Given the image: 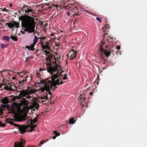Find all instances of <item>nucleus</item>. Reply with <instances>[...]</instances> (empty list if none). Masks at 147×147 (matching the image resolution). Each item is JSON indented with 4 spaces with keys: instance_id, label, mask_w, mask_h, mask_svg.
<instances>
[{
    "instance_id": "1",
    "label": "nucleus",
    "mask_w": 147,
    "mask_h": 147,
    "mask_svg": "<svg viewBox=\"0 0 147 147\" xmlns=\"http://www.w3.org/2000/svg\"><path fill=\"white\" fill-rule=\"evenodd\" d=\"M22 27L26 28L24 31L32 33L34 31L36 22L34 18L31 16L26 15L23 21Z\"/></svg>"
},
{
    "instance_id": "2",
    "label": "nucleus",
    "mask_w": 147,
    "mask_h": 147,
    "mask_svg": "<svg viewBox=\"0 0 147 147\" xmlns=\"http://www.w3.org/2000/svg\"><path fill=\"white\" fill-rule=\"evenodd\" d=\"M54 59H55V61L54 62L55 64V65L53 67H51V62L46 63L47 66V71L50 73L52 75L58 74H60L61 71L62 70L61 66L56 63V59L55 57H54Z\"/></svg>"
},
{
    "instance_id": "3",
    "label": "nucleus",
    "mask_w": 147,
    "mask_h": 147,
    "mask_svg": "<svg viewBox=\"0 0 147 147\" xmlns=\"http://www.w3.org/2000/svg\"><path fill=\"white\" fill-rule=\"evenodd\" d=\"M59 74L52 75L51 76V80H49L47 79L48 85H46V87L47 90L48 91H50V89L54 90L57 88V85H58V81H55V80L58 78Z\"/></svg>"
},
{
    "instance_id": "4",
    "label": "nucleus",
    "mask_w": 147,
    "mask_h": 147,
    "mask_svg": "<svg viewBox=\"0 0 147 147\" xmlns=\"http://www.w3.org/2000/svg\"><path fill=\"white\" fill-rule=\"evenodd\" d=\"M13 119L10 118H7L6 121L8 123L14 125L15 126L18 127L19 131H20V133L22 134L25 133L26 131V129L29 127V126L28 125V124L26 125H20L14 123L13 122Z\"/></svg>"
},
{
    "instance_id": "5",
    "label": "nucleus",
    "mask_w": 147,
    "mask_h": 147,
    "mask_svg": "<svg viewBox=\"0 0 147 147\" xmlns=\"http://www.w3.org/2000/svg\"><path fill=\"white\" fill-rule=\"evenodd\" d=\"M45 84L44 85V87H42L41 89V91L42 92H43L45 90L47 93H46V96L44 98L45 100H48L49 98L48 97V95L49 94L50 97L51 98L52 96V93L50 91H48L46 89V85H48V84L47 83V79L46 80H43L40 81V82L39 83V84H41L43 85Z\"/></svg>"
},
{
    "instance_id": "6",
    "label": "nucleus",
    "mask_w": 147,
    "mask_h": 147,
    "mask_svg": "<svg viewBox=\"0 0 147 147\" xmlns=\"http://www.w3.org/2000/svg\"><path fill=\"white\" fill-rule=\"evenodd\" d=\"M5 84V86L3 88L5 90L11 91H16L17 92H18V90H16L17 87L13 83H8L7 85Z\"/></svg>"
},
{
    "instance_id": "7",
    "label": "nucleus",
    "mask_w": 147,
    "mask_h": 147,
    "mask_svg": "<svg viewBox=\"0 0 147 147\" xmlns=\"http://www.w3.org/2000/svg\"><path fill=\"white\" fill-rule=\"evenodd\" d=\"M5 26H7L10 29H11L14 28H18L19 27V24L17 22L12 21L11 22L9 23H6L5 24Z\"/></svg>"
},
{
    "instance_id": "8",
    "label": "nucleus",
    "mask_w": 147,
    "mask_h": 147,
    "mask_svg": "<svg viewBox=\"0 0 147 147\" xmlns=\"http://www.w3.org/2000/svg\"><path fill=\"white\" fill-rule=\"evenodd\" d=\"M29 104V102L25 98H22L20 101V105L23 106L25 109L28 111L29 107L27 106Z\"/></svg>"
},
{
    "instance_id": "9",
    "label": "nucleus",
    "mask_w": 147,
    "mask_h": 147,
    "mask_svg": "<svg viewBox=\"0 0 147 147\" xmlns=\"http://www.w3.org/2000/svg\"><path fill=\"white\" fill-rule=\"evenodd\" d=\"M40 42L39 43L41 45L42 48L43 50L47 49L48 50L50 49V46H49V43L48 41H45L44 43L43 41L40 40Z\"/></svg>"
},
{
    "instance_id": "10",
    "label": "nucleus",
    "mask_w": 147,
    "mask_h": 147,
    "mask_svg": "<svg viewBox=\"0 0 147 147\" xmlns=\"http://www.w3.org/2000/svg\"><path fill=\"white\" fill-rule=\"evenodd\" d=\"M76 54L77 53L76 51L73 49H71L69 51V53L67 55V56L70 59L73 60L76 57Z\"/></svg>"
},
{
    "instance_id": "11",
    "label": "nucleus",
    "mask_w": 147,
    "mask_h": 147,
    "mask_svg": "<svg viewBox=\"0 0 147 147\" xmlns=\"http://www.w3.org/2000/svg\"><path fill=\"white\" fill-rule=\"evenodd\" d=\"M64 4L65 5L63 7L65 9H69L71 11H73L76 9H77L76 7H75L74 5L69 3L67 4V2L65 3Z\"/></svg>"
},
{
    "instance_id": "12",
    "label": "nucleus",
    "mask_w": 147,
    "mask_h": 147,
    "mask_svg": "<svg viewBox=\"0 0 147 147\" xmlns=\"http://www.w3.org/2000/svg\"><path fill=\"white\" fill-rule=\"evenodd\" d=\"M105 44V42L102 41L101 42L100 44V50L101 52H103L105 55L107 57H109L110 55V53L109 52L107 51L106 50V49L104 50L103 48L102 47L103 45Z\"/></svg>"
},
{
    "instance_id": "13",
    "label": "nucleus",
    "mask_w": 147,
    "mask_h": 147,
    "mask_svg": "<svg viewBox=\"0 0 147 147\" xmlns=\"http://www.w3.org/2000/svg\"><path fill=\"white\" fill-rule=\"evenodd\" d=\"M20 93L18 95V96L19 98L20 99L22 98L25 96L26 95H28L29 94V93L28 92L24 90H22L20 91H19Z\"/></svg>"
},
{
    "instance_id": "14",
    "label": "nucleus",
    "mask_w": 147,
    "mask_h": 147,
    "mask_svg": "<svg viewBox=\"0 0 147 147\" xmlns=\"http://www.w3.org/2000/svg\"><path fill=\"white\" fill-rule=\"evenodd\" d=\"M26 123L28 124V125L29 126V127L30 128V129H29L28 130V132H32L34 128L36 127L37 126L36 125H33V123H32V122H31L30 121H28Z\"/></svg>"
},
{
    "instance_id": "15",
    "label": "nucleus",
    "mask_w": 147,
    "mask_h": 147,
    "mask_svg": "<svg viewBox=\"0 0 147 147\" xmlns=\"http://www.w3.org/2000/svg\"><path fill=\"white\" fill-rule=\"evenodd\" d=\"M105 47L108 48L107 49H106V50L107 51L109 52L110 53V54L112 53L113 54H114L115 53H116V49H114V48L113 47L111 48V47H109V46H106Z\"/></svg>"
},
{
    "instance_id": "16",
    "label": "nucleus",
    "mask_w": 147,
    "mask_h": 147,
    "mask_svg": "<svg viewBox=\"0 0 147 147\" xmlns=\"http://www.w3.org/2000/svg\"><path fill=\"white\" fill-rule=\"evenodd\" d=\"M61 74H61H59V75H58V78H57L58 79L55 80V81H58V85L59 84H62L65 82V81H63V80L61 81L60 82H59L60 79L61 78L62 76V75Z\"/></svg>"
},
{
    "instance_id": "17",
    "label": "nucleus",
    "mask_w": 147,
    "mask_h": 147,
    "mask_svg": "<svg viewBox=\"0 0 147 147\" xmlns=\"http://www.w3.org/2000/svg\"><path fill=\"white\" fill-rule=\"evenodd\" d=\"M8 113L9 114H13V117L15 118H16L17 116L16 115V113L15 112L14 109H13L11 108L9 109L8 110Z\"/></svg>"
},
{
    "instance_id": "18",
    "label": "nucleus",
    "mask_w": 147,
    "mask_h": 147,
    "mask_svg": "<svg viewBox=\"0 0 147 147\" xmlns=\"http://www.w3.org/2000/svg\"><path fill=\"white\" fill-rule=\"evenodd\" d=\"M1 101V102L4 104H7L9 102V100L7 97H5L3 98L2 99Z\"/></svg>"
},
{
    "instance_id": "19",
    "label": "nucleus",
    "mask_w": 147,
    "mask_h": 147,
    "mask_svg": "<svg viewBox=\"0 0 147 147\" xmlns=\"http://www.w3.org/2000/svg\"><path fill=\"white\" fill-rule=\"evenodd\" d=\"M47 57L46 58V60L48 62H52L51 59L52 58L54 57L51 54L47 56Z\"/></svg>"
},
{
    "instance_id": "20",
    "label": "nucleus",
    "mask_w": 147,
    "mask_h": 147,
    "mask_svg": "<svg viewBox=\"0 0 147 147\" xmlns=\"http://www.w3.org/2000/svg\"><path fill=\"white\" fill-rule=\"evenodd\" d=\"M11 100L13 102L15 101L17 99H20L18 96H14L13 95L11 96Z\"/></svg>"
},
{
    "instance_id": "21",
    "label": "nucleus",
    "mask_w": 147,
    "mask_h": 147,
    "mask_svg": "<svg viewBox=\"0 0 147 147\" xmlns=\"http://www.w3.org/2000/svg\"><path fill=\"white\" fill-rule=\"evenodd\" d=\"M34 12V10L32 9L31 8H28L25 11V13H27V14H28V13L30 12H31L32 13H33Z\"/></svg>"
},
{
    "instance_id": "22",
    "label": "nucleus",
    "mask_w": 147,
    "mask_h": 147,
    "mask_svg": "<svg viewBox=\"0 0 147 147\" xmlns=\"http://www.w3.org/2000/svg\"><path fill=\"white\" fill-rule=\"evenodd\" d=\"M44 50V52L45 53V55L46 56H47L51 54L50 53L51 52V49L50 47V50L47 49V50Z\"/></svg>"
},
{
    "instance_id": "23",
    "label": "nucleus",
    "mask_w": 147,
    "mask_h": 147,
    "mask_svg": "<svg viewBox=\"0 0 147 147\" xmlns=\"http://www.w3.org/2000/svg\"><path fill=\"white\" fill-rule=\"evenodd\" d=\"M10 38L11 39L15 41H16L18 40V37L16 36L11 35L10 36Z\"/></svg>"
},
{
    "instance_id": "24",
    "label": "nucleus",
    "mask_w": 147,
    "mask_h": 147,
    "mask_svg": "<svg viewBox=\"0 0 147 147\" xmlns=\"http://www.w3.org/2000/svg\"><path fill=\"white\" fill-rule=\"evenodd\" d=\"M26 142V140H24L23 139H21V142H18V144H17V146H18V147H19V143H20L22 146H24H24L23 145V144H24Z\"/></svg>"
},
{
    "instance_id": "25",
    "label": "nucleus",
    "mask_w": 147,
    "mask_h": 147,
    "mask_svg": "<svg viewBox=\"0 0 147 147\" xmlns=\"http://www.w3.org/2000/svg\"><path fill=\"white\" fill-rule=\"evenodd\" d=\"M76 121V119L75 118H72L69 121V123L71 124H74Z\"/></svg>"
},
{
    "instance_id": "26",
    "label": "nucleus",
    "mask_w": 147,
    "mask_h": 147,
    "mask_svg": "<svg viewBox=\"0 0 147 147\" xmlns=\"http://www.w3.org/2000/svg\"><path fill=\"white\" fill-rule=\"evenodd\" d=\"M38 38H37V36L36 35H34V38L33 40V43L34 44V45H36L37 42L38 41Z\"/></svg>"
},
{
    "instance_id": "27",
    "label": "nucleus",
    "mask_w": 147,
    "mask_h": 147,
    "mask_svg": "<svg viewBox=\"0 0 147 147\" xmlns=\"http://www.w3.org/2000/svg\"><path fill=\"white\" fill-rule=\"evenodd\" d=\"M9 38L10 37L7 36H3V39L4 40H5L7 42H9Z\"/></svg>"
},
{
    "instance_id": "28",
    "label": "nucleus",
    "mask_w": 147,
    "mask_h": 147,
    "mask_svg": "<svg viewBox=\"0 0 147 147\" xmlns=\"http://www.w3.org/2000/svg\"><path fill=\"white\" fill-rule=\"evenodd\" d=\"M35 45H34V44L33 43L30 45L29 47H30V50L34 51L35 50V48H34Z\"/></svg>"
},
{
    "instance_id": "29",
    "label": "nucleus",
    "mask_w": 147,
    "mask_h": 147,
    "mask_svg": "<svg viewBox=\"0 0 147 147\" xmlns=\"http://www.w3.org/2000/svg\"><path fill=\"white\" fill-rule=\"evenodd\" d=\"M9 45L5 44L2 43L1 45V47L3 49H4L6 47L8 46Z\"/></svg>"
},
{
    "instance_id": "30",
    "label": "nucleus",
    "mask_w": 147,
    "mask_h": 147,
    "mask_svg": "<svg viewBox=\"0 0 147 147\" xmlns=\"http://www.w3.org/2000/svg\"><path fill=\"white\" fill-rule=\"evenodd\" d=\"M38 117V116H36V118H34L33 120L31 119V120H30L28 121H31V122H32V123H36L37 121V118Z\"/></svg>"
},
{
    "instance_id": "31",
    "label": "nucleus",
    "mask_w": 147,
    "mask_h": 147,
    "mask_svg": "<svg viewBox=\"0 0 147 147\" xmlns=\"http://www.w3.org/2000/svg\"><path fill=\"white\" fill-rule=\"evenodd\" d=\"M25 16H21L19 18V20H22L21 22V25L22 24V23H23V21L25 19Z\"/></svg>"
},
{
    "instance_id": "32",
    "label": "nucleus",
    "mask_w": 147,
    "mask_h": 147,
    "mask_svg": "<svg viewBox=\"0 0 147 147\" xmlns=\"http://www.w3.org/2000/svg\"><path fill=\"white\" fill-rule=\"evenodd\" d=\"M109 24H107L105 25L102 28V29L103 30H106L107 29L109 28Z\"/></svg>"
},
{
    "instance_id": "33",
    "label": "nucleus",
    "mask_w": 147,
    "mask_h": 147,
    "mask_svg": "<svg viewBox=\"0 0 147 147\" xmlns=\"http://www.w3.org/2000/svg\"><path fill=\"white\" fill-rule=\"evenodd\" d=\"M31 78H32V77L31 76V77L28 76H26V80L22 81V82L23 83H24L25 82H26V81H27V80L28 78H30V79H31Z\"/></svg>"
},
{
    "instance_id": "34",
    "label": "nucleus",
    "mask_w": 147,
    "mask_h": 147,
    "mask_svg": "<svg viewBox=\"0 0 147 147\" xmlns=\"http://www.w3.org/2000/svg\"><path fill=\"white\" fill-rule=\"evenodd\" d=\"M53 133L54 134H55V135L56 136H57L60 135V133L57 132V131H54Z\"/></svg>"
},
{
    "instance_id": "35",
    "label": "nucleus",
    "mask_w": 147,
    "mask_h": 147,
    "mask_svg": "<svg viewBox=\"0 0 147 147\" xmlns=\"http://www.w3.org/2000/svg\"><path fill=\"white\" fill-rule=\"evenodd\" d=\"M38 38L41 39V40L43 41V42L45 41V39H47V38L45 37H38Z\"/></svg>"
},
{
    "instance_id": "36",
    "label": "nucleus",
    "mask_w": 147,
    "mask_h": 147,
    "mask_svg": "<svg viewBox=\"0 0 147 147\" xmlns=\"http://www.w3.org/2000/svg\"><path fill=\"white\" fill-rule=\"evenodd\" d=\"M57 7V9H58V6L57 5H53L52 6H50L49 8L50 9H52V8L54 9V7Z\"/></svg>"
},
{
    "instance_id": "37",
    "label": "nucleus",
    "mask_w": 147,
    "mask_h": 147,
    "mask_svg": "<svg viewBox=\"0 0 147 147\" xmlns=\"http://www.w3.org/2000/svg\"><path fill=\"white\" fill-rule=\"evenodd\" d=\"M96 20L99 22L100 23H101L102 22V19H101L100 18L97 17L96 18Z\"/></svg>"
},
{
    "instance_id": "38",
    "label": "nucleus",
    "mask_w": 147,
    "mask_h": 147,
    "mask_svg": "<svg viewBox=\"0 0 147 147\" xmlns=\"http://www.w3.org/2000/svg\"><path fill=\"white\" fill-rule=\"evenodd\" d=\"M83 95H80V99H81V101H83L84 100H85V99L84 98H83Z\"/></svg>"
},
{
    "instance_id": "39",
    "label": "nucleus",
    "mask_w": 147,
    "mask_h": 147,
    "mask_svg": "<svg viewBox=\"0 0 147 147\" xmlns=\"http://www.w3.org/2000/svg\"><path fill=\"white\" fill-rule=\"evenodd\" d=\"M121 52L120 51H116V53L117 55H121Z\"/></svg>"
},
{
    "instance_id": "40",
    "label": "nucleus",
    "mask_w": 147,
    "mask_h": 147,
    "mask_svg": "<svg viewBox=\"0 0 147 147\" xmlns=\"http://www.w3.org/2000/svg\"><path fill=\"white\" fill-rule=\"evenodd\" d=\"M5 126V125L4 124L2 123L0 121V126L2 127H4Z\"/></svg>"
},
{
    "instance_id": "41",
    "label": "nucleus",
    "mask_w": 147,
    "mask_h": 147,
    "mask_svg": "<svg viewBox=\"0 0 147 147\" xmlns=\"http://www.w3.org/2000/svg\"><path fill=\"white\" fill-rule=\"evenodd\" d=\"M73 16H74L75 15H80V14L78 12L77 13H74V14H73Z\"/></svg>"
},
{
    "instance_id": "42",
    "label": "nucleus",
    "mask_w": 147,
    "mask_h": 147,
    "mask_svg": "<svg viewBox=\"0 0 147 147\" xmlns=\"http://www.w3.org/2000/svg\"><path fill=\"white\" fill-rule=\"evenodd\" d=\"M28 7V6H27V5H26V6L25 5H24L23 6V7L22 8V9L21 11H24V10H23V9L25 7Z\"/></svg>"
},
{
    "instance_id": "43",
    "label": "nucleus",
    "mask_w": 147,
    "mask_h": 147,
    "mask_svg": "<svg viewBox=\"0 0 147 147\" xmlns=\"http://www.w3.org/2000/svg\"><path fill=\"white\" fill-rule=\"evenodd\" d=\"M121 48L120 46H117V47L116 49H115L117 50H119Z\"/></svg>"
},
{
    "instance_id": "44",
    "label": "nucleus",
    "mask_w": 147,
    "mask_h": 147,
    "mask_svg": "<svg viewBox=\"0 0 147 147\" xmlns=\"http://www.w3.org/2000/svg\"><path fill=\"white\" fill-rule=\"evenodd\" d=\"M67 76V74L65 75V76L63 77V80H65L67 78L66 76Z\"/></svg>"
},
{
    "instance_id": "45",
    "label": "nucleus",
    "mask_w": 147,
    "mask_h": 147,
    "mask_svg": "<svg viewBox=\"0 0 147 147\" xmlns=\"http://www.w3.org/2000/svg\"><path fill=\"white\" fill-rule=\"evenodd\" d=\"M45 141L43 140L40 142V144H43V143H45Z\"/></svg>"
},
{
    "instance_id": "46",
    "label": "nucleus",
    "mask_w": 147,
    "mask_h": 147,
    "mask_svg": "<svg viewBox=\"0 0 147 147\" xmlns=\"http://www.w3.org/2000/svg\"><path fill=\"white\" fill-rule=\"evenodd\" d=\"M3 110L1 109L0 110V116L1 115L3 114Z\"/></svg>"
},
{
    "instance_id": "47",
    "label": "nucleus",
    "mask_w": 147,
    "mask_h": 147,
    "mask_svg": "<svg viewBox=\"0 0 147 147\" xmlns=\"http://www.w3.org/2000/svg\"><path fill=\"white\" fill-rule=\"evenodd\" d=\"M19 147H20V146H19ZM14 147H18V146H17V142H15V144H14Z\"/></svg>"
},
{
    "instance_id": "48",
    "label": "nucleus",
    "mask_w": 147,
    "mask_h": 147,
    "mask_svg": "<svg viewBox=\"0 0 147 147\" xmlns=\"http://www.w3.org/2000/svg\"><path fill=\"white\" fill-rule=\"evenodd\" d=\"M25 48L28 49L29 50V51L30 50V47L28 46H26V47Z\"/></svg>"
},
{
    "instance_id": "49",
    "label": "nucleus",
    "mask_w": 147,
    "mask_h": 147,
    "mask_svg": "<svg viewBox=\"0 0 147 147\" xmlns=\"http://www.w3.org/2000/svg\"><path fill=\"white\" fill-rule=\"evenodd\" d=\"M0 9L2 10L3 11H6L7 10L5 8H4L3 9H2V8H0Z\"/></svg>"
},
{
    "instance_id": "50",
    "label": "nucleus",
    "mask_w": 147,
    "mask_h": 147,
    "mask_svg": "<svg viewBox=\"0 0 147 147\" xmlns=\"http://www.w3.org/2000/svg\"><path fill=\"white\" fill-rule=\"evenodd\" d=\"M41 102L43 104H46L45 102L44 101L42 100L41 101Z\"/></svg>"
},
{
    "instance_id": "51",
    "label": "nucleus",
    "mask_w": 147,
    "mask_h": 147,
    "mask_svg": "<svg viewBox=\"0 0 147 147\" xmlns=\"http://www.w3.org/2000/svg\"><path fill=\"white\" fill-rule=\"evenodd\" d=\"M40 26H41V25H42V24H43V22H42V21H41V22H40Z\"/></svg>"
},
{
    "instance_id": "52",
    "label": "nucleus",
    "mask_w": 147,
    "mask_h": 147,
    "mask_svg": "<svg viewBox=\"0 0 147 147\" xmlns=\"http://www.w3.org/2000/svg\"><path fill=\"white\" fill-rule=\"evenodd\" d=\"M13 105H14V106L15 107H16L17 106V104L16 103H13Z\"/></svg>"
},
{
    "instance_id": "53",
    "label": "nucleus",
    "mask_w": 147,
    "mask_h": 147,
    "mask_svg": "<svg viewBox=\"0 0 147 147\" xmlns=\"http://www.w3.org/2000/svg\"><path fill=\"white\" fill-rule=\"evenodd\" d=\"M56 137H57V136H56L55 135V136H53L52 138L53 139H55L56 138Z\"/></svg>"
},
{
    "instance_id": "54",
    "label": "nucleus",
    "mask_w": 147,
    "mask_h": 147,
    "mask_svg": "<svg viewBox=\"0 0 147 147\" xmlns=\"http://www.w3.org/2000/svg\"><path fill=\"white\" fill-rule=\"evenodd\" d=\"M31 57V56L30 57H27V58L26 59V61L27 60H28L29 59H30Z\"/></svg>"
},
{
    "instance_id": "55",
    "label": "nucleus",
    "mask_w": 147,
    "mask_h": 147,
    "mask_svg": "<svg viewBox=\"0 0 147 147\" xmlns=\"http://www.w3.org/2000/svg\"><path fill=\"white\" fill-rule=\"evenodd\" d=\"M4 85H5V84H2V85H0V88H2V86H4Z\"/></svg>"
},
{
    "instance_id": "56",
    "label": "nucleus",
    "mask_w": 147,
    "mask_h": 147,
    "mask_svg": "<svg viewBox=\"0 0 147 147\" xmlns=\"http://www.w3.org/2000/svg\"><path fill=\"white\" fill-rule=\"evenodd\" d=\"M31 97L30 96H28L26 97L27 99H28L29 98H31Z\"/></svg>"
},
{
    "instance_id": "57",
    "label": "nucleus",
    "mask_w": 147,
    "mask_h": 147,
    "mask_svg": "<svg viewBox=\"0 0 147 147\" xmlns=\"http://www.w3.org/2000/svg\"><path fill=\"white\" fill-rule=\"evenodd\" d=\"M110 41H111V42H113V41H112V40H113V38L112 37H111V38H110Z\"/></svg>"
},
{
    "instance_id": "58",
    "label": "nucleus",
    "mask_w": 147,
    "mask_h": 147,
    "mask_svg": "<svg viewBox=\"0 0 147 147\" xmlns=\"http://www.w3.org/2000/svg\"><path fill=\"white\" fill-rule=\"evenodd\" d=\"M67 13V16H69L70 13V12L69 11H68Z\"/></svg>"
},
{
    "instance_id": "59",
    "label": "nucleus",
    "mask_w": 147,
    "mask_h": 147,
    "mask_svg": "<svg viewBox=\"0 0 147 147\" xmlns=\"http://www.w3.org/2000/svg\"><path fill=\"white\" fill-rule=\"evenodd\" d=\"M22 83V82L21 81H20L19 82V84H20V85Z\"/></svg>"
},
{
    "instance_id": "60",
    "label": "nucleus",
    "mask_w": 147,
    "mask_h": 147,
    "mask_svg": "<svg viewBox=\"0 0 147 147\" xmlns=\"http://www.w3.org/2000/svg\"><path fill=\"white\" fill-rule=\"evenodd\" d=\"M86 12H87V13H90V12L88 11H87V10H86Z\"/></svg>"
},
{
    "instance_id": "61",
    "label": "nucleus",
    "mask_w": 147,
    "mask_h": 147,
    "mask_svg": "<svg viewBox=\"0 0 147 147\" xmlns=\"http://www.w3.org/2000/svg\"><path fill=\"white\" fill-rule=\"evenodd\" d=\"M9 6H10V7H12V4L11 3H10V4H9Z\"/></svg>"
},
{
    "instance_id": "62",
    "label": "nucleus",
    "mask_w": 147,
    "mask_h": 147,
    "mask_svg": "<svg viewBox=\"0 0 147 147\" xmlns=\"http://www.w3.org/2000/svg\"><path fill=\"white\" fill-rule=\"evenodd\" d=\"M92 94H93L92 92H90V95H92Z\"/></svg>"
},
{
    "instance_id": "63",
    "label": "nucleus",
    "mask_w": 147,
    "mask_h": 147,
    "mask_svg": "<svg viewBox=\"0 0 147 147\" xmlns=\"http://www.w3.org/2000/svg\"><path fill=\"white\" fill-rule=\"evenodd\" d=\"M40 70L41 71H42L43 70L41 68H40Z\"/></svg>"
},
{
    "instance_id": "64",
    "label": "nucleus",
    "mask_w": 147,
    "mask_h": 147,
    "mask_svg": "<svg viewBox=\"0 0 147 147\" xmlns=\"http://www.w3.org/2000/svg\"><path fill=\"white\" fill-rule=\"evenodd\" d=\"M77 21H78L77 20V19H76V20H75V21L74 22H77Z\"/></svg>"
}]
</instances>
